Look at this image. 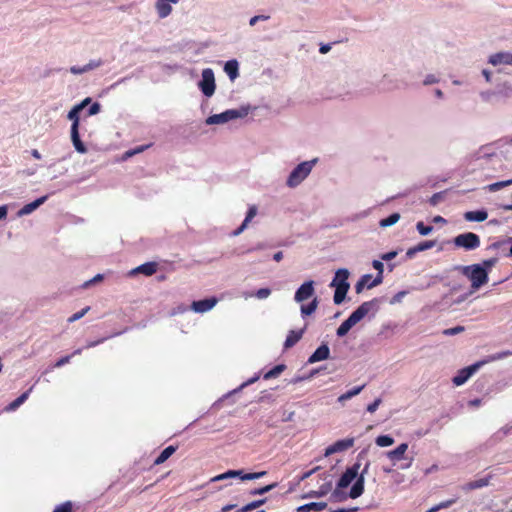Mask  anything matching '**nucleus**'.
Listing matches in <instances>:
<instances>
[{"mask_svg": "<svg viewBox=\"0 0 512 512\" xmlns=\"http://www.w3.org/2000/svg\"><path fill=\"white\" fill-rule=\"evenodd\" d=\"M314 164L315 160L298 164L290 173L287 179V185L289 187L298 186L310 174Z\"/></svg>", "mask_w": 512, "mask_h": 512, "instance_id": "5", "label": "nucleus"}, {"mask_svg": "<svg viewBox=\"0 0 512 512\" xmlns=\"http://www.w3.org/2000/svg\"><path fill=\"white\" fill-rule=\"evenodd\" d=\"M91 102V99L85 98L81 103L75 105L77 109H80L81 111L85 108L86 105H88Z\"/></svg>", "mask_w": 512, "mask_h": 512, "instance_id": "62", "label": "nucleus"}, {"mask_svg": "<svg viewBox=\"0 0 512 512\" xmlns=\"http://www.w3.org/2000/svg\"><path fill=\"white\" fill-rule=\"evenodd\" d=\"M364 387H365V385L354 387L353 389H351V390L345 392L344 394L340 395L338 397V401L339 402H344L346 400L351 399L352 397L358 395L364 389Z\"/></svg>", "mask_w": 512, "mask_h": 512, "instance_id": "29", "label": "nucleus"}, {"mask_svg": "<svg viewBox=\"0 0 512 512\" xmlns=\"http://www.w3.org/2000/svg\"><path fill=\"white\" fill-rule=\"evenodd\" d=\"M224 71L230 80H235L239 76V65L236 60H229L225 63Z\"/></svg>", "mask_w": 512, "mask_h": 512, "instance_id": "25", "label": "nucleus"}, {"mask_svg": "<svg viewBox=\"0 0 512 512\" xmlns=\"http://www.w3.org/2000/svg\"><path fill=\"white\" fill-rule=\"evenodd\" d=\"M101 105L98 102L93 103L89 110H88V116L96 115L100 112Z\"/></svg>", "mask_w": 512, "mask_h": 512, "instance_id": "47", "label": "nucleus"}, {"mask_svg": "<svg viewBox=\"0 0 512 512\" xmlns=\"http://www.w3.org/2000/svg\"><path fill=\"white\" fill-rule=\"evenodd\" d=\"M326 491H311L305 497H321L325 495Z\"/></svg>", "mask_w": 512, "mask_h": 512, "instance_id": "61", "label": "nucleus"}, {"mask_svg": "<svg viewBox=\"0 0 512 512\" xmlns=\"http://www.w3.org/2000/svg\"><path fill=\"white\" fill-rule=\"evenodd\" d=\"M8 214V208L6 205L0 206V221L5 219Z\"/></svg>", "mask_w": 512, "mask_h": 512, "instance_id": "60", "label": "nucleus"}, {"mask_svg": "<svg viewBox=\"0 0 512 512\" xmlns=\"http://www.w3.org/2000/svg\"><path fill=\"white\" fill-rule=\"evenodd\" d=\"M372 276L369 274L363 275L360 280L355 285L356 293H361L365 286H367L371 280Z\"/></svg>", "mask_w": 512, "mask_h": 512, "instance_id": "36", "label": "nucleus"}, {"mask_svg": "<svg viewBox=\"0 0 512 512\" xmlns=\"http://www.w3.org/2000/svg\"><path fill=\"white\" fill-rule=\"evenodd\" d=\"M179 0H157L155 8L160 18H166L172 12L171 3L177 4Z\"/></svg>", "mask_w": 512, "mask_h": 512, "instance_id": "16", "label": "nucleus"}, {"mask_svg": "<svg viewBox=\"0 0 512 512\" xmlns=\"http://www.w3.org/2000/svg\"><path fill=\"white\" fill-rule=\"evenodd\" d=\"M463 331H464V327L463 326H456V327L444 330L443 333L445 335L452 336V335H456L458 333H461Z\"/></svg>", "mask_w": 512, "mask_h": 512, "instance_id": "45", "label": "nucleus"}, {"mask_svg": "<svg viewBox=\"0 0 512 512\" xmlns=\"http://www.w3.org/2000/svg\"><path fill=\"white\" fill-rule=\"evenodd\" d=\"M354 441L355 440L353 437L338 440L326 448L325 455H331L334 453L346 451L353 447Z\"/></svg>", "mask_w": 512, "mask_h": 512, "instance_id": "11", "label": "nucleus"}, {"mask_svg": "<svg viewBox=\"0 0 512 512\" xmlns=\"http://www.w3.org/2000/svg\"><path fill=\"white\" fill-rule=\"evenodd\" d=\"M150 146H151V144L138 146V147L133 149V152L135 153V155L139 154V153H142L143 151H145Z\"/></svg>", "mask_w": 512, "mask_h": 512, "instance_id": "63", "label": "nucleus"}, {"mask_svg": "<svg viewBox=\"0 0 512 512\" xmlns=\"http://www.w3.org/2000/svg\"><path fill=\"white\" fill-rule=\"evenodd\" d=\"M72 356L70 355H67V356H64V357H61L55 364H54V367L55 368H60L62 366H64L65 364L69 363L70 360H71Z\"/></svg>", "mask_w": 512, "mask_h": 512, "instance_id": "49", "label": "nucleus"}, {"mask_svg": "<svg viewBox=\"0 0 512 512\" xmlns=\"http://www.w3.org/2000/svg\"><path fill=\"white\" fill-rule=\"evenodd\" d=\"M380 404H381V399L377 398L376 400H374L372 403H370L367 406V411L370 413H374L378 409Z\"/></svg>", "mask_w": 512, "mask_h": 512, "instance_id": "48", "label": "nucleus"}, {"mask_svg": "<svg viewBox=\"0 0 512 512\" xmlns=\"http://www.w3.org/2000/svg\"><path fill=\"white\" fill-rule=\"evenodd\" d=\"M479 366L480 364L477 363L461 370L459 374L453 378V383L456 386L464 384L469 379V377L477 370Z\"/></svg>", "mask_w": 512, "mask_h": 512, "instance_id": "19", "label": "nucleus"}, {"mask_svg": "<svg viewBox=\"0 0 512 512\" xmlns=\"http://www.w3.org/2000/svg\"><path fill=\"white\" fill-rule=\"evenodd\" d=\"M81 110L74 106L67 115V118L72 121L71 125V140L75 150L79 153H86L87 148L80 139L79 135V112Z\"/></svg>", "mask_w": 512, "mask_h": 512, "instance_id": "4", "label": "nucleus"}, {"mask_svg": "<svg viewBox=\"0 0 512 512\" xmlns=\"http://www.w3.org/2000/svg\"><path fill=\"white\" fill-rule=\"evenodd\" d=\"M372 266L375 270L378 271L379 274H383V270H384V265L381 261L379 260H374L373 263H372Z\"/></svg>", "mask_w": 512, "mask_h": 512, "instance_id": "53", "label": "nucleus"}, {"mask_svg": "<svg viewBox=\"0 0 512 512\" xmlns=\"http://www.w3.org/2000/svg\"><path fill=\"white\" fill-rule=\"evenodd\" d=\"M492 478H493V475L489 474L486 477H483V478H480V479L473 480V481L465 483L464 485L461 486V489L464 492H470L472 490H476V489H480V488L486 487V486H488L490 484V481H491Z\"/></svg>", "mask_w": 512, "mask_h": 512, "instance_id": "15", "label": "nucleus"}, {"mask_svg": "<svg viewBox=\"0 0 512 512\" xmlns=\"http://www.w3.org/2000/svg\"><path fill=\"white\" fill-rule=\"evenodd\" d=\"M257 214V208L256 206H251L249 209H248V212L246 214V217L244 219V222L245 223H249Z\"/></svg>", "mask_w": 512, "mask_h": 512, "instance_id": "44", "label": "nucleus"}, {"mask_svg": "<svg viewBox=\"0 0 512 512\" xmlns=\"http://www.w3.org/2000/svg\"><path fill=\"white\" fill-rule=\"evenodd\" d=\"M453 244L457 248H463L466 251H472L480 247L481 240L477 234L473 232H465L454 237Z\"/></svg>", "mask_w": 512, "mask_h": 512, "instance_id": "6", "label": "nucleus"}, {"mask_svg": "<svg viewBox=\"0 0 512 512\" xmlns=\"http://www.w3.org/2000/svg\"><path fill=\"white\" fill-rule=\"evenodd\" d=\"M70 72L77 75V74H82V73L86 72V69L84 66L83 67L72 66L70 68Z\"/></svg>", "mask_w": 512, "mask_h": 512, "instance_id": "58", "label": "nucleus"}, {"mask_svg": "<svg viewBox=\"0 0 512 512\" xmlns=\"http://www.w3.org/2000/svg\"><path fill=\"white\" fill-rule=\"evenodd\" d=\"M497 262V259L496 258H491V259H488V260H484L483 261V266L484 268H491L493 267Z\"/></svg>", "mask_w": 512, "mask_h": 512, "instance_id": "57", "label": "nucleus"}, {"mask_svg": "<svg viewBox=\"0 0 512 512\" xmlns=\"http://www.w3.org/2000/svg\"><path fill=\"white\" fill-rule=\"evenodd\" d=\"M369 466H370V463L369 462L366 463V465L363 468V470L361 471L359 477L356 479V482L352 486L350 493H349V496L352 499H356L363 494V492H364V475L367 474Z\"/></svg>", "mask_w": 512, "mask_h": 512, "instance_id": "12", "label": "nucleus"}, {"mask_svg": "<svg viewBox=\"0 0 512 512\" xmlns=\"http://www.w3.org/2000/svg\"><path fill=\"white\" fill-rule=\"evenodd\" d=\"M286 369V365L284 364H278L276 366H274L271 370H269L268 372H266L264 375H263V378L265 380H269V379H273V378H277L284 370Z\"/></svg>", "mask_w": 512, "mask_h": 512, "instance_id": "28", "label": "nucleus"}, {"mask_svg": "<svg viewBox=\"0 0 512 512\" xmlns=\"http://www.w3.org/2000/svg\"><path fill=\"white\" fill-rule=\"evenodd\" d=\"M510 185H512V178L509 180L499 181V182L489 184L487 186V190L490 192H496V191H499L500 189L510 186Z\"/></svg>", "mask_w": 512, "mask_h": 512, "instance_id": "32", "label": "nucleus"}, {"mask_svg": "<svg viewBox=\"0 0 512 512\" xmlns=\"http://www.w3.org/2000/svg\"><path fill=\"white\" fill-rule=\"evenodd\" d=\"M102 60H92L90 61L87 65H85V69H86V72L87 71H90V70H93L95 68H98L99 66L102 65Z\"/></svg>", "mask_w": 512, "mask_h": 512, "instance_id": "46", "label": "nucleus"}, {"mask_svg": "<svg viewBox=\"0 0 512 512\" xmlns=\"http://www.w3.org/2000/svg\"><path fill=\"white\" fill-rule=\"evenodd\" d=\"M512 355V351H502L489 356L488 361H497Z\"/></svg>", "mask_w": 512, "mask_h": 512, "instance_id": "40", "label": "nucleus"}, {"mask_svg": "<svg viewBox=\"0 0 512 512\" xmlns=\"http://www.w3.org/2000/svg\"><path fill=\"white\" fill-rule=\"evenodd\" d=\"M28 398V392L22 393L19 397H17L14 401H12L8 409L9 410H16L20 405H22Z\"/></svg>", "mask_w": 512, "mask_h": 512, "instance_id": "35", "label": "nucleus"}, {"mask_svg": "<svg viewBox=\"0 0 512 512\" xmlns=\"http://www.w3.org/2000/svg\"><path fill=\"white\" fill-rule=\"evenodd\" d=\"M437 82V79L435 78V76L433 75H428L426 77V79L424 80V84L425 85H428V84H433V83H436Z\"/></svg>", "mask_w": 512, "mask_h": 512, "instance_id": "64", "label": "nucleus"}, {"mask_svg": "<svg viewBox=\"0 0 512 512\" xmlns=\"http://www.w3.org/2000/svg\"><path fill=\"white\" fill-rule=\"evenodd\" d=\"M35 209H36L35 205L33 204V202H31V203H29V204L25 205V206L22 208L21 213H23V214H28V213H31V212H32L33 210H35Z\"/></svg>", "mask_w": 512, "mask_h": 512, "instance_id": "54", "label": "nucleus"}, {"mask_svg": "<svg viewBox=\"0 0 512 512\" xmlns=\"http://www.w3.org/2000/svg\"><path fill=\"white\" fill-rule=\"evenodd\" d=\"M454 502H455V500H447L445 502H441L440 504L430 508L427 512H436L440 509L447 508V507L451 506Z\"/></svg>", "mask_w": 512, "mask_h": 512, "instance_id": "42", "label": "nucleus"}, {"mask_svg": "<svg viewBox=\"0 0 512 512\" xmlns=\"http://www.w3.org/2000/svg\"><path fill=\"white\" fill-rule=\"evenodd\" d=\"M377 304V300L363 302L351 315L337 328L338 337L345 336L349 330L360 322Z\"/></svg>", "mask_w": 512, "mask_h": 512, "instance_id": "1", "label": "nucleus"}, {"mask_svg": "<svg viewBox=\"0 0 512 512\" xmlns=\"http://www.w3.org/2000/svg\"><path fill=\"white\" fill-rule=\"evenodd\" d=\"M488 61L494 66L500 64L512 65V54L508 52H498L491 55Z\"/></svg>", "mask_w": 512, "mask_h": 512, "instance_id": "20", "label": "nucleus"}, {"mask_svg": "<svg viewBox=\"0 0 512 512\" xmlns=\"http://www.w3.org/2000/svg\"><path fill=\"white\" fill-rule=\"evenodd\" d=\"M359 469L360 463H355L351 467H348L337 483L338 488H346L353 480L357 479L359 477Z\"/></svg>", "mask_w": 512, "mask_h": 512, "instance_id": "10", "label": "nucleus"}, {"mask_svg": "<svg viewBox=\"0 0 512 512\" xmlns=\"http://www.w3.org/2000/svg\"><path fill=\"white\" fill-rule=\"evenodd\" d=\"M462 273L471 281L473 289H478L488 282L487 269L480 264L464 266L462 268Z\"/></svg>", "mask_w": 512, "mask_h": 512, "instance_id": "3", "label": "nucleus"}, {"mask_svg": "<svg viewBox=\"0 0 512 512\" xmlns=\"http://www.w3.org/2000/svg\"><path fill=\"white\" fill-rule=\"evenodd\" d=\"M375 442L380 447H388L394 443V439L389 435H380L376 438Z\"/></svg>", "mask_w": 512, "mask_h": 512, "instance_id": "34", "label": "nucleus"}, {"mask_svg": "<svg viewBox=\"0 0 512 512\" xmlns=\"http://www.w3.org/2000/svg\"><path fill=\"white\" fill-rule=\"evenodd\" d=\"M177 450V446L170 445L166 447L154 460L153 464L155 466L163 464L168 458H170L175 451Z\"/></svg>", "mask_w": 512, "mask_h": 512, "instance_id": "26", "label": "nucleus"}, {"mask_svg": "<svg viewBox=\"0 0 512 512\" xmlns=\"http://www.w3.org/2000/svg\"><path fill=\"white\" fill-rule=\"evenodd\" d=\"M318 307V300L317 298H314L311 303L308 305H302L301 306V313L303 316H309L313 314Z\"/></svg>", "mask_w": 512, "mask_h": 512, "instance_id": "30", "label": "nucleus"}, {"mask_svg": "<svg viewBox=\"0 0 512 512\" xmlns=\"http://www.w3.org/2000/svg\"><path fill=\"white\" fill-rule=\"evenodd\" d=\"M270 17L268 15H256L254 17H252L249 21V24L251 26H254L257 22H259L260 20H268Z\"/></svg>", "mask_w": 512, "mask_h": 512, "instance_id": "51", "label": "nucleus"}, {"mask_svg": "<svg viewBox=\"0 0 512 512\" xmlns=\"http://www.w3.org/2000/svg\"><path fill=\"white\" fill-rule=\"evenodd\" d=\"M199 88L206 97H211L214 94L216 85L214 72L211 68L203 69Z\"/></svg>", "mask_w": 512, "mask_h": 512, "instance_id": "9", "label": "nucleus"}, {"mask_svg": "<svg viewBox=\"0 0 512 512\" xmlns=\"http://www.w3.org/2000/svg\"><path fill=\"white\" fill-rule=\"evenodd\" d=\"M270 294L271 290L269 288H260L255 292L254 296L257 297L258 299H265L269 297Z\"/></svg>", "mask_w": 512, "mask_h": 512, "instance_id": "43", "label": "nucleus"}, {"mask_svg": "<svg viewBox=\"0 0 512 512\" xmlns=\"http://www.w3.org/2000/svg\"><path fill=\"white\" fill-rule=\"evenodd\" d=\"M103 279V276L101 274H97L93 279L85 282L84 287H88L92 283H96L98 281H101Z\"/></svg>", "mask_w": 512, "mask_h": 512, "instance_id": "59", "label": "nucleus"}, {"mask_svg": "<svg viewBox=\"0 0 512 512\" xmlns=\"http://www.w3.org/2000/svg\"><path fill=\"white\" fill-rule=\"evenodd\" d=\"M246 109H230L220 114H214L207 119L208 124H222L230 120L241 118L247 115Z\"/></svg>", "mask_w": 512, "mask_h": 512, "instance_id": "7", "label": "nucleus"}, {"mask_svg": "<svg viewBox=\"0 0 512 512\" xmlns=\"http://www.w3.org/2000/svg\"><path fill=\"white\" fill-rule=\"evenodd\" d=\"M266 500H267L266 498H263V499L252 501V502L248 503L247 505H245L244 507H242L239 510V512H248V511L254 510V509L262 506L263 504H265Z\"/></svg>", "mask_w": 512, "mask_h": 512, "instance_id": "33", "label": "nucleus"}, {"mask_svg": "<svg viewBox=\"0 0 512 512\" xmlns=\"http://www.w3.org/2000/svg\"><path fill=\"white\" fill-rule=\"evenodd\" d=\"M314 294V282L312 280L303 283L295 293V301L303 302Z\"/></svg>", "mask_w": 512, "mask_h": 512, "instance_id": "13", "label": "nucleus"}, {"mask_svg": "<svg viewBox=\"0 0 512 512\" xmlns=\"http://www.w3.org/2000/svg\"><path fill=\"white\" fill-rule=\"evenodd\" d=\"M436 245V241L434 240H426L418 243L416 246L411 247L407 250V256L413 257L416 253L422 252L428 249L433 248Z\"/></svg>", "mask_w": 512, "mask_h": 512, "instance_id": "22", "label": "nucleus"}, {"mask_svg": "<svg viewBox=\"0 0 512 512\" xmlns=\"http://www.w3.org/2000/svg\"><path fill=\"white\" fill-rule=\"evenodd\" d=\"M267 474L266 471L254 472V473H244L242 470H229L225 473L217 475L211 479L212 482L225 480L228 478L239 477L241 480H254L259 479Z\"/></svg>", "mask_w": 512, "mask_h": 512, "instance_id": "8", "label": "nucleus"}, {"mask_svg": "<svg viewBox=\"0 0 512 512\" xmlns=\"http://www.w3.org/2000/svg\"><path fill=\"white\" fill-rule=\"evenodd\" d=\"M416 228L418 230V232L425 236V235H428L432 230H433V227L432 226H429V225H425L423 222H418L417 225H416Z\"/></svg>", "mask_w": 512, "mask_h": 512, "instance_id": "41", "label": "nucleus"}, {"mask_svg": "<svg viewBox=\"0 0 512 512\" xmlns=\"http://www.w3.org/2000/svg\"><path fill=\"white\" fill-rule=\"evenodd\" d=\"M330 349L327 344L320 345L314 353L308 358V363L313 364L329 358Z\"/></svg>", "mask_w": 512, "mask_h": 512, "instance_id": "18", "label": "nucleus"}, {"mask_svg": "<svg viewBox=\"0 0 512 512\" xmlns=\"http://www.w3.org/2000/svg\"><path fill=\"white\" fill-rule=\"evenodd\" d=\"M305 329L306 327L300 330H290L284 342V348L289 349L299 342L305 332Z\"/></svg>", "mask_w": 512, "mask_h": 512, "instance_id": "21", "label": "nucleus"}, {"mask_svg": "<svg viewBox=\"0 0 512 512\" xmlns=\"http://www.w3.org/2000/svg\"><path fill=\"white\" fill-rule=\"evenodd\" d=\"M89 310H90V307L87 306V307L83 308L81 311L74 313L72 316H70L68 318V322L73 323V322L81 319Z\"/></svg>", "mask_w": 512, "mask_h": 512, "instance_id": "39", "label": "nucleus"}, {"mask_svg": "<svg viewBox=\"0 0 512 512\" xmlns=\"http://www.w3.org/2000/svg\"><path fill=\"white\" fill-rule=\"evenodd\" d=\"M348 277L349 271L347 269H339L336 271L335 277L330 284L332 287H335L333 301L336 305H339L344 301L350 288Z\"/></svg>", "mask_w": 512, "mask_h": 512, "instance_id": "2", "label": "nucleus"}, {"mask_svg": "<svg viewBox=\"0 0 512 512\" xmlns=\"http://www.w3.org/2000/svg\"><path fill=\"white\" fill-rule=\"evenodd\" d=\"M397 255V252L396 251H390L388 253H385L381 256V259L382 260H385V261H389V260H392L396 257Z\"/></svg>", "mask_w": 512, "mask_h": 512, "instance_id": "56", "label": "nucleus"}, {"mask_svg": "<svg viewBox=\"0 0 512 512\" xmlns=\"http://www.w3.org/2000/svg\"><path fill=\"white\" fill-rule=\"evenodd\" d=\"M157 262H146L130 271V275L144 274L145 276H152L157 272Z\"/></svg>", "mask_w": 512, "mask_h": 512, "instance_id": "17", "label": "nucleus"}, {"mask_svg": "<svg viewBox=\"0 0 512 512\" xmlns=\"http://www.w3.org/2000/svg\"><path fill=\"white\" fill-rule=\"evenodd\" d=\"M442 196L440 193H435L432 195V197L430 198L429 202L431 205L435 206L439 203V201L441 200Z\"/></svg>", "mask_w": 512, "mask_h": 512, "instance_id": "55", "label": "nucleus"}, {"mask_svg": "<svg viewBox=\"0 0 512 512\" xmlns=\"http://www.w3.org/2000/svg\"><path fill=\"white\" fill-rule=\"evenodd\" d=\"M258 379H259V376H258V375H256V376H254V377H252V378L248 379L247 381H245L244 383H242V384H241V386H240L238 389L234 390V392H237V391H239V390L243 389L244 387H246V386H248V385L253 384V383H254V382H256Z\"/></svg>", "mask_w": 512, "mask_h": 512, "instance_id": "52", "label": "nucleus"}, {"mask_svg": "<svg viewBox=\"0 0 512 512\" xmlns=\"http://www.w3.org/2000/svg\"><path fill=\"white\" fill-rule=\"evenodd\" d=\"M276 486H277V483H272V484L263 486L261 488H256L254 490H251L250 494L251 495H263V494L271 491L272 489H274Z\"/></svg>", "mask_w": 512, "mask_h": 512, "instance_id": "37", "label": "nucleus"}, {"mask_svg": "<svg viewBox=\"0 0 512 512\" xmlns=\"http://www.w3.org/2000/svg\"><path fill=\"white\" fill-rule=\"evenodd\" d=\"M382 280H383V274H377V276L374 278V280H372L368 285H367V288L368 289H371L379 284L382 283Z\"/></svg>", "mask_w": 512, "mask_h": 512, "instance_id": "50", "label": "nucleus"}, {"mask_svg": "<svg viewBox=\"0 0 512 512\" xmlns=\"http://www.w3.org/2000/svg\"><path fill=\"white\" fill-rule=\"evenodd\" d=\"M327 507V503L325 502H311L304 504L302 506H299L296 511L297 512H311V511H322Z\"/></svg>", "mask_w": 512, "mask_h": 512, "instance_id": "24", "label": "nucleus"}, {"mask_svg": "<svg viewBox=\"0 0 512 512\" xmlns=\"http://www.w3.org/2000/svg\"><path fill=\"white\" fill-rule=\"evenodd\" d=\"M399 219H400V214L399 213H392L388 217H386L384 219H381L380 222H379V225L381 227H389V226H392L395 223H397L399 221Z\"/></svg>", "mask_w": 512, "mask_h": 512, "instance_id": "31", "label": "nucleus"}, {"mask_svg": "<svg viewBox=\"0 0 512 512\" xmlns=\"http://www.w3.org/2000/svg\"><path fill=\"white\" fill-rule=\"evenodd\" d=\"M218 300L215 297L193 301L191 304V309L196 313H205L211 310L216 304Z\"/></svg>", "mask_w": 512, "mask_h": 512, "instance_id": "14", "label": "nucleus"}, {"mask_svg": "<svg viewBox=\"0 0 512 512\" xmlns=\"http://www.w3.org/2000/svg\"><path fill=\"white\" fill-rule=\"evenodd\" d=\"M488 218L486 210L467 211L464 213V219L469 222H482Z\"/></svg>", "mask_w": 512, "mask_h": 512, "instance_id": "23", "label": "nucleus"}, {"mask_svg": "<svg viewBox=\"0 0 512 512\" xmlns=\"http://www.w3.org/2000/svg\"><path fill=\"white\" fill-rule=\"evenodd\" d=\"M408 449L407 443H402L397 446L394 450H391L387 453V456L391 460H401Z\"/></svg>", "mask_w": 512, "mask_h": 512, "instance_id": "27", "label": "nucleus"}, {"mask_svg": "<svg viewBox=\"0 0 512 512\" xmlns=\"http://www.w3.org/2000/svg\"><path fill=\"white\" fill-rule=\"evenodd\" d=\"M53 512H73V505L70 501H66L58 505Z\"/></svg>", "mask_w": 512, "mask_h": 512, "instance_id": "38", "label": "nucleus"}]
</instances>
